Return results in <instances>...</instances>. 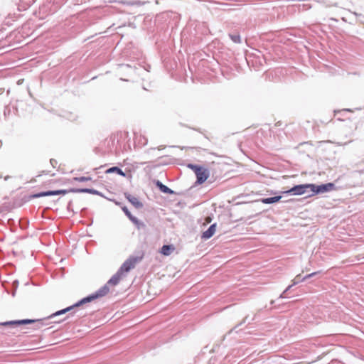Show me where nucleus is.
I'll return each mask as SVG.
<instances>
[{
	"mask_svg": "<svg viewBox=\"0 0 364 364\" xmlns=\"http://www.w3.org/2000/svg\"><path fill=\"white\" fill-rule=\"evenodd\" d=\"M141 259V257L129 258L123 263L119 271L121 272L122 274H124V272H129L132 269L134 268L136 263L139 262Z\"/></svg>",
	"mask_w": 364,
	"mask_h": 364,
	"instance_id": "nucleus-5",
	"label": "nucleus"
},
{
	"mask_svg": "<svg viewBox=\"0 0 364 364\" xmlns=\"http://www.w3.org/2000/svg\"><path fill=\"white\" fill-rule=\"evenodd\" d=\"M232 40L235 43H240V38L238 35L235 36H230Z\"/></svg>",
	"mask_w": 364,
	"mask_h": 364,
	"instance_id": "nucleus-18",
	"label": "nucleus"
},
{
	"mask_svg": "<svg viewBox=\"0 0 364 364\" xmlns=\"http://www.w3.org/2000/svg\"><path fill=\"white\" fill-rule=\"evenodd\" d=\"M74 181H78V182H84V181H90L91 180V178L90 177H85V176H82V177H75L73 178Z\"/></svg>",
	"mask_w": 364,
	"mask_h": 364,
	"instance_id": "nucleus-16",
	"label": "nucleus"
},
{
	"mask_svg": "<svg viewBox=\"0 0 364 364\" xmlns=\"http://www.w3.org/2000/svg\"><path fill=\"white\" fill-rule=\"evenodd\" d=\"M216 231V224L211 225L209 228L203 232L202 238L205 240H208L210 238Z\"/></svg>",
	"mask_w": 364,
	"mask_h": 364,
	"instance_id": "nucleus-9",
	"label": "nucleus"
},
{
	"mask_svg": "<svg viewBox=\"0 0 364 364\" xmlns=\"http://www.w3.org/2000/svg\"><path fill=\"white\" fill-rule=\"evenodd\" d=\"M188 166L191 168L196 173L197 183L201 184L204 183L209 177L210 173L207 168L193 164H188Z\"/></svg>",
	"mask_w": 364,
	"mask_h": 364,
	"instance_id": "nucleus-4",
	"label": "nucleus"
},
{
	"mask_svg": "<svg viewBox=\"0 0 364 364\" xmlns=\"http://www.w3.org/2000/svg\"><path fill=\"white\" fill-rule=\"evenodd\" d=\"M159 186L160 190L162 192L166 193H173V191L169 188H168L166 186L163 185L161 183H160Z\"/></svg>",
	"mask_w": 364,
	"mask_h": 364,
	"instance_id": "nucleus-15",
	"label": "nucleus"
},
{
	"mask_svg": "<svg viewBox=\"0 0 364 364\" xmlns=\"http://www.w3.org/2000/svg\"><path fill=\"white\" fill-rule=\"evenodd\" d=\"M109 286L107 285V284H106L105 286H103L102 288H100L97 291H96L94 294L83 299L80 303L75 304V306H70L65 309L58 311L56 313L51 315L50 317H53L54 316H59V315L63 314L66 312H68V311H71L72 309H73L75 308V306H78L80 305V304L89 302L95 299L102 297V296H105L106 294H107L109 293Z\"/></svg>",
	"mask_w": 364,
	"mask_h": 364,
	"instance_id": "nucleus-2",
	"label": "nucleus"
},
{
	"mask_svg": "<svg viewBox=\"0 0 364 364\" xmlns=\"http://www.w3.org/2000/svg\"><path fill=\"white\" fill-rule=\"evenodd\" d=\"M299 275H297V276L295 277V279H294V284H297V283L299 282V279H299Z\"/></svg>",
	"mask_w": 364,
	"mask_h": 364,
	"instance_id": "nucleus-20",
	"label": "nucleus"
},
{
	"mask_svg": "<svg viewBox=\"0 0 364 364\" xmlns=\"http://www.w3.org/2000/svg\"><path fill=\"white\" fill-rule=\"evenodd\" d=\"M333 187V184L331 183L321 185V186H316L314 184H310V189L311 192L313 193V195L317 194L319 193H324L326 191H328L332 189Z\"/></svg>",
	"mask_w": 364,
	"mask_h": 364,
	"instance_id": "nucleus-6",
	"label": "nucleus"
},
{
	"mask_svg": "<svg viewBox=\"0 0 364 364\" xmlns=\"http://www.w3.org/2000/svg\"><path fill=\"white\" fill-rule=\"evenodd\" d=\"M127 199L136 208H139L143 206L142 203L139 200V199L130 194L126 196Z\"/></svg>",
	"mask_w": 364,
	"mask_h": 364,
	"instance_id": "nucleus-10",
	"label": "nucleus"
},
{
	"mask_svg": "<svg viewBox=\"0 0 364 364\" xmlns=\"http://www.w3.org/2000/svg\"><path fill=\"white\" fill-rule=\"evenodd\" d=\"M123 277V274L121 273V272H119L118 270V272L114 274L111 279L107 282V285H111V286H116L117 284H119V281L122 279Z\"/></svg>",
	"mask_w": 364,
	"mask_h": 364,
	"instance_id": "nucleus-8",
	"label": "nucleus"
},
{
	"mask_svg": "<svg viewBox=\"0 0 364 364\" xmlns=\"http://www.w3.org/2000/svg\"><path fill=\"white\" fill-rule=\"evenodd\" d=\"M0 326H11L16 331L19 328L20 331H23L26 328L40 329L45 326V323L43 319H21L2 322L0 323Z\"/></svg>",
	"mask_w": 364,
	"mask_h": 364,
	"instance_id": "nucleus-1",
	"label": "nucleus"
},
{
	"mask_svg": "<svg viewBox=\"0 0 364 364\" xmlns=\"http://www.w3.org/2000/svg\"><path fill=\"white\" fill-rule=\"evenodd\" d=\"M307 188H310V184L297 185L283 193H292L294 195H303L306 192Z\"/></svg>",
	"mask_w": 364,
	"mask_h": 364,
	"instance_id": "nucleus-7",
	"label": "nucleus"
},
{
	"mask_svg": "<svg viewBox=\"0 0 364 364\" xmlns=\"http://www.w3.org/2000/svg\"><path fill=\"white\" fill-rule=\"evenodd\" d=\"M113 172L117 173L118 174H119L122 176H125V173L119 168H118L117 166L112 167L106 171V173H113Z\"/></svg>",
	"mask_w": 364,
	"mask_h": 364,
	"instance_id": "nucleus-13",
	"label": "nucleus"
},
{
	"mask_svg": "<svg viewBox=\"0 0 364 364\" xmlns=\"http://www.w3.org/2000/svg\"><path fill=\"white\" fill-rule=\"evenodd\" d=\"M122 210L126 214V215L129 218L130 220L134 218V216L131 214V213L129 211L127 207H123Z\"/></svg>",
	"mask_w": 364,
	"mask_h": 364,
	"instance_id": "nucleus-17",
	"label": "nucleus"
},
{
	"mask_svg": "<svg viewBox=\"0 0 364 364\" xmlns=\"http://www.w3.org/2000/svg\"><path fill=\"white\" fill-rule=\"evenodd\" d=\"M2 146V142L0 141V147Z\"/></svg>",
	"mask_w": 364,
	"mask_h": 364,
	"instance_id": "nucleus-22",
	"label": "nucleus"
},
{
	"mask_svg": "<svg viewBox=\"0 0 364 364\" xmlns=\"http://www.w3.org/2000/svg\"><path fill=\"white\" fill-rule=\"evenodd\" d=\"M281 198H282V196H274V197H272V198H262L260 200L262 203L270 204V203H277V202L279 201Z\"/></svg>",
	"mask_w": 364,
	"mask_h": 364,
	"instance_id": "nucleus-12",
	"label": "nucleus"
},
{
	"mask_svg": "<svg viewBox=\"0 0 364 364\" xmlns=\"http://www.w3.org/2000/svg\"><path fill=\"white\" fill-rule=\"evenodd\" d=\"M70 192H74V193H87L91 194L97 195L98 194V191L94 189L90 188H84V189H70L69 191L67 190H58V191H45V192H41L37 194H34L30 196V198H40L43 196H54V195H60L63 194L65 195Z\"/></svg>",
	"mask_w": 364,
	"mask_h": 364,
	"instance_id": "nucleus-3",
	"label": "nucleus"
},
{
	"mask_svg": "<svg viewBox=\"0 0 364 364\" xmlns=\"http://www.w3.org/2000/svg\"><path fill=\"white\" fill-rule=\"evenodd\" d=\"M138 229H140L141 228L145 227V225L144 223L139 221L136 218L134 217L131 220Z\"/></svg>",
	"mask_w": 364,
	"mask_h": 364,
	"instance_id": "nucleus-14",
	"label": "nucleus"
},
{
	"mask_svg": "<svg viewBox=\"0 0 364 364\" xmlns=\"http://www.w3.org/2000/svg\"><path fill=\"white\" fill-rule=\"evenodd\" d=\"M175 250V247L173 245H164L161 250H160V252L164 255V256H168L170 255L173 251Z\"/></svg>",
	"mask_w": 364,
	"mask_h": 364,
	"instance_id": "nucleus-11",
	"label": "nucleus"
},
{
	"mask_svg": "<svg viewBox=\"0 0 364 364\" xmlns=\"http://www.w3.org/2000/svg\"><path fill=\"white\" fill-rule=\"evenodd\" d=\"M205 220H206V222H207V223H210V221H211V218H209V217H208V218L205 219Z\"/></svg>",
	"mask_w": 364,
	"mask_h": 364,
	"instance_id": "nucleus-21",
	"label": "nucleus"
},
{
	"mask_svg": "<svg viewBox=\"0 0 364 364\" xmlns=\"http://www.w3.org/2000/svg\"><path fill=\"white\" fill-rule=\"evenodd\" d=\"M316 274H317V272H313V273H311V274H309L306 275V277L302 279V281H304V280H305V279H308V278L312 277H314V275H316Z\"/></svg>",
	"mask_w": 364,
	"mask_h": 364,
	"instance_id": "nucleus-19",
	"label": "nucleus"
}]
</instances>
